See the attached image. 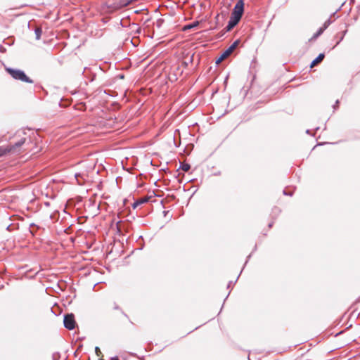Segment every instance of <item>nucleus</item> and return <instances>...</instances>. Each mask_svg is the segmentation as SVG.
I'll return each instance as SVG.
<instances>
[{"label": "nucleus", "mask_w": 360, "mask_h": 360, "mask_svg": "<svg viewBox=\"0 0 360 360\" xmlns=\"http://www.w3.org/2000/svg\"><path fill=\"white\" fill-rule=\"evenodd\" d=\"M244 11V3L239 0L234 6L231 17L226 27V31L232 30L240 20Z\"/></svg>", "instance_id": "nucleus-1"}, {"label": "nucleus", "mask_w": 360, "mask_h": 360, "mask_svg": "<svg viewBox=\"0 0 360 360\" xmlns=\"http://www.w3.org/2000/svg\"><path fill=\"white\" fill-rule=\"evenodd\" d=\"M6 70L14 79L26 83H33V81L21 70L6 68Z\"/></svg>", "instance_id": "nucleus-2"}, {"label": "nucleus", "mask_w": 360, "mask_h": 360, "mask_svg": "<svg viewBox=\"0 0 360 360\" xmlns=\"http://www.w3.org/2000/svg\"><path fill=\"white\" fill-rule=\"evenodd\" d=\"M25 141V139L23 138V139H21L19 141H18L13 146H7V147L1 146L0 147V157L3 156L4 155H5L7 153L15 152L18 148H20L22 144H24Z\"/></svg>", "instance_id": "nucleus-3"}, {"label": "nucleus", "mask_w": 360, "mask_h": 360, "mask_svg": "<svg viewBox=\"0 0 360 360\" xmlns=\"http://www.w3.org/2000/svg\"><path fill=\"white\" fill-rule=\"evenodd\" d=\"M240 43L239 40L235 41L226 50H225L219 58L216 60L217 64H219L222 60L226 58L236 49Z\"/></svg>", "instance_id": "nucleus-4"}, {"label": "nucleus", "mask_w": 360, "mask_h": 360, "mask_svg": "<svg viewBox=\"0 0 360 360\" xmlns=\"http://www.w3.org/2000/svg\"><path fill=\"white\" fill-rule=\"evenodd\" d=\"M64 326L68 330H72L75 326V317L72 314H66L64 316Z\"/></svg>", "instance_id": "nucleus-5"}, {"label": "nucleus", "mask_w": 360, "mask_h": 360, "mask_svg": "<svg viewBox=\"0 0 360 360\" xmlns=\"http://www.w3.org/2000/svg\"><path fill=\"white\" fill-rule=\"evenodd\" d=\"M331 24L330 19H328L323 26L320 27L318 31L313 35L311 39H316L318 38L323 32L324 30Z\"/></svg>", "instance_id": "nucleus-6"}, {"label": "nucleus", "mask_w": 360, "mask_h": 360, "mask_svg": "<svg viewBox=\"0 0 360 360\" xmlns=\"http://www.w3.org/2000/svg\"><path fill=\"white\" fill-rule=\"evenodd\" d=\"M324 54L320 53L311 63V67H314L320 62H321L324 58Z\"/></svg>", "instance_id": "nucleus-7"}, {"label": "nucleus", "mask_w": 360, "mask_h": 360, "mask_svg": "<svg viewBox=\"0 0 360 360\" xmlns=\"http://www.w3.org/2000/svg\"><path fill=\"white\" fill-rule=\"evenodd\" d=\"M148 201V199L144 198H141L139 200H137L136 202H134L133 203V208L135 209L138 206H139L141 204H143L145 202H146Z\"/></svg>", "instance_id": "nucleus-8"}, {"label": "nucleus", "mask_w": 360, "mask_h": 360, "mask_svg": "<svg viewBox=\"0 0 360 360\" xmlns=\"http://www.w3.org/2000/svg\"><path fill=\"white\" fill-rule=\"evenodd\" d=\"M41 33H42V30L41 28L37 27L35 29L36 39L39 40L40 39Z\"/></svg>", "instance_id": "nucleus-9"}, {"label": "nucleus", "mask_w": 360, "mask_h": 360, "mask_svg": "<svg viewBox=\"0 0 360 360\" xmlns=\"http://www.w3.org/2000/svg\"><path fill=\"white\" fill-rule=\"evenodd\" d=\"M181 168L183 171L188 172L190 169L191 166L187 163H184L181 165Z\"/></svg>", "instance_id": "nucleus-10"}, {"label": "nucleus", "mask_w": 360, "mask_h": 360, "mask_svg": "<svg viewBox=\"0 0 360 360\" xmlns=\"http://www.w3.org/2000/svg\"><path fill=\"white\" fill-rule=\"evenodd\" d=\"M95 352H96V354L97 356H101V350H100L98 347H96Z\"/></svg>", "instance_id": "nucleus-11"}, {"label": "nucleus", "mask_w": 360, "mask_h": 360, "mask_svg": "<svg viewBox=\"0 0 360 360\" xmlns=\"http://www.w3.org/2000/svg\"><path fill=\"white\" fill-rule=\"evenodd\" d=\"M80 176V174H75V178H76L77 181V183H78L79 184H82V183H81V182L79 181V179H78V176Z\"/></svg>", "instance_id": "nucleus-12"}, {"label": "nucleus", "mask_w": 360, "mask_h": 360, "mask_svg": "<svg viewBox=\"0 0 360 360\" xmlns=\"http://www.w3.org/2000/svg\"><path fill=\"white\" fill-rule=\"evenodd\" d=\"M195 25H189V26H188V27H189V28H191V27H195Z\"/></svg>", "instance_id": "nucleus-13"}, {"label": "nucleus", "mask_w": 360, "mask_h": 360, "mask_svg": "<svg viewBox=\"0 0 360 360\" xmlns=\"http://www.w3.org/2000/svg\"><path fill=\"white\" fill-rule=\"evenodd\" d=\"M338 105V101H337L336 103H335V105Z\"/></svg>", "instance_id": "nucleus-14"}, {"label": "nucleus", "mask_w": 360, "mask_h": 360, "mask_svg": "<svg viewBox=\"0 0 360 360\" xmlns=\"http://www.w3.org/2000/svg\"><path fill=\"white\" fill-rule=\"evenodd\" d=\"M338 105V101H337L336 103H335V105Z\"/></svg>", "instance_id": "nucleus-15"}, {"label": "nucleus", "mask_w": 360, "mask_h": 360, "mask_svg": "<svg viewBox=\"0 0 360 360\" xmlns=\"http://www.w3.org/2000/svg\"><path fill=\"white\" fill-rule=\"evenodd\" d=\"M56 356H53V360H56Z\"/></svg>", "instance_id": "nucleus-16"}, {"label": "nucleus", "mask_w": 360, "mask_h": 360, "mask_svg": "<svg viewBox=\"0 0 360 360\" xmlns=\"http://www.w3.org/2000/svg\"><path fill=\"white\" fill-rule=\"evenodd\" d=\"M56 356H53V360H56Z\"/></svg>", "instance_id": "nucleus-17"}, {"label": "nucleus", "mask_w": 360, "mask_h": 360, "mask_svg": "<svg viewBox=\"0 0 360 360\" xmlns=\"http://www.w3.org/2000/svg\"><path fill=\"white\" fill-rule=\"evenodd\" d=\"M99 360H103V359H100Z\"/></svg>", "instance_id": "nucleus-18"}, {"label": "nucleus", "mask_w": 360, "mask_h": 360, "mask_svg": "<svg viewBox=\"0 0 360 360\" xmlns=\"http://www.w3.org/2000/svg\"><path fill=\"white\" fill-rule=\"evenodd\" d=\"M115 360H118V359L116 358V359H115Z\"/></svg>", "instance_id": "nucleus-19"}]
</instances>
